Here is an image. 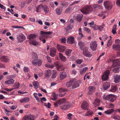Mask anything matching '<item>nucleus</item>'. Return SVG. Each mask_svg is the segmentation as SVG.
Listing matches in <instances>:
<instances>
[{"instance_id":"nucleus-1","label":"nucleus","mask_w":120,"mask_h":120,"mask_svg":"<svg viewBox=\"0 0 120 120\" xmlns=\"http://www.w3.org/2000/svg\"><path fill=\"white\" fill-rule=\"evenodd\" d=\"M60 102L61 103H60V106L62 110H67L70 107V103L67 102L65 99H63Z\"/></svg>"},{"instance_id":"nucleus-2","label":"nucleus","mask_w":120,"mask_h":120,"mask_svg":"<svg viewBox=\"0 0 120 120\" xmlns=\"http://www.w3.org/2000/svg\"><path fill=\"white\" fill-rule=\"evenodd\" d=\"M33 60L32 61V64L36 66H40L41 64L42 61L41 60L38 59L37 54L34 53L33 54Z\"/></svg>"},{"instance_id":"nucleus-3","label":"nucleus","mask_w":120,"mask_h":120,"mask_svg":"<svg viewBox=\"0 0 120 120\" xmlns=\"http://www.w3.org/2000/svg\"><path fill=\"white\" fill-rule=\"evenodd\" d=\"M93 10V8L90 6H84L80 10L81 11L83 14H85L90 13Z\"/></svg>"},{"instance_id":"nucleus-4","label":"nucleus","mask_w":120,"mask_h":120,"mask_svg":"<svg viewBox=\"0 0 120 120\" xmlns=\"http://www.w3.org/2000/svg\"><path fill=\"white\" fill-rule=\"evenodd\" d=\"M103 5L105 9L108 10H110L112 8L113 6L112 3L108 1H105L103 4Z\"/></svg>"},{"instance_id":"nucleus-5","label":"nucleus","mask_w":120,"mask_h":120,"mask_svg":"<svg viewBox=\"0 0 120 120\" xmlns=\"http://www.w3.org/2000/svg\"><path fill=\"white\" fill-rule=\"evenodd\" d=\"M104 99L113 102L115 100V96L112 94H109L104 97Z\"/></svg>"},{"instance_id":"nucleus-6","label":"nucleus","mask_w":120,"mask_h":120,"mask_svg":"<svg viewBox=\"0 0 120 120\" xmlns=\"http://www.w3.org/2000/svg\"><path fill=\"white\" fill-rule=\"evenodd\" d=\"M110 74V71L109 70H107L105 71L102 76V79L103 81L107 80L109 78V75Z\"/></svg>"},{"instance_id":"nucleus-7","label":"nucleus","mask_w":120,"mask_h":120,"mask_svg":"<svg viewBox=\"0 0 120 120\" xmlns=\"http://www.w3.org/2000/svg\"><path fill=\"white\" fill-rule=\"evenodd\" d=\"M83 49V53L85 56L89 57L91 56V55L90 52L88 51L87 47H85Z\"/></svg>"},{"instance_id":"nucleus-8","label":"nucleus","mask_w":120,"mask_h":120,"mask_svg":"<svg viewBox=\"0 0 120 120\" xmlns=\"http://www.w3.org/2000/svg\"><path fill=\"white\" fill-rule=\"evenodd\" d=\"M52 32L51 31H41L40 32V38H45L46 37V35L50 34L52 33Z\"/></svg>"},{"instance_id":"nucleus-9","label":"nucleus","mask_w":120,"mask_h":120,"mask_svg":"<svg viewBox=\"0 0 120 120\" xmlns=\"http://www.w3.org/2000/svg\"><path fill=\"white\" fill-rule=\"evenodd\" d=\"M68 91V90L66 89L61 88L59 89V91L60 93V94L59 95L61 97H62L64 96L66 93L65 92Z\"/></svg>"},{"instance_id":"nucleus-10","label":"nucleus","mask_w":120,"mask_h":120,"mask_svg":"<svg viewBox=\"0 0 120 120\" xmlns=\"http://www.w3.org/2000/svg\"><path fill=\"white\" fill-rule=\"evenodd\" d=\"M17 38L18 41L21 42L25 39V37L24 34L21 33L19 34V36L17 37Z\"/></svg>"},{"instance_id":"nucleus-11","label":"nucleus","mask_w":120,"mask_h":120,"mask_svg":"<svg viewBox=\"0 0 120 120\" xmlns=\"http://www.w3.org/2000/svg\"><path fill=\"white\" fill-rule=\"evenodd\" d=\"M90 46L92 50H95L97 47V42L92 41L90 44Z\"/></svg>"},{"instance_id":"nucleus-12","label":"nucleus","mask_w":120,"mask_h":120,"mask_svg":"<svg viewBox=\"0 0 120 120\" xmlns=\"http://www.w3.org/2000/svg\"><path fill=\"white\" fill-rule=\"evenodd\" d=\"M82 108L83 109L86 110L88 109L89 104L86 101H83L81 106Z\"/></svg>"},{"instance_id":"nucleus-13","label":"nucleus","mask_w":120,"mask_h":120,"mask_svg":"<svg viewBox=\"0 0 120 120\" xmlns=\"http://www.w3.org/2000/svg\"><path fill=\"white\" fill-rule=\"evenodd\" d=\"M67 42L68 43L71 44L74 43L75 42L74 38L72 36L69 37L68 39Z\"/></svg>"},{"instance_id":"nucleus-14","label":"nucleus","mask_w":120,"mask_h":120,"mask_svg":"<svg viewBox=\"0 0 120 120\" xmlns=\"http://www.w3.org/2000/svg\"><path fill=\"white\" fill-rule=\"evenodd\" d=\"M88 90L89 92H88V94H91L95 91V88L94 86H91L89 87Z\"/></svg>"},{"instance_id":"nucleus-15","label":"nucleus","mask_w":120,"mask_h":120,"mask_svg":"<svg viewBox=\"0 0 120 120\" xmlns=\"http://www.w3.org/2000/svg\"><path fill=\"white\" fill-rule=\"evenodd\" d=\"M66 77V74L65 72H62L60 73V78L61 80H62Z\"/></svg>"},{"instance_id":"nucleus-16","label":"nucleus","mask_w":120,"mask_h":120,"mask_svg":"<svg viewBox=\"0 0 120 120\" xmlns=\"http://www.w3.org/2000/svg\"><path fill=\"white\" fill-rule=\"evenodd\" d=\"M114 82L116 83L120 81V75L117 74H115L114 76Z\"/></svg>"},{"instance_id":"nucleus-17","label":"nucleus","mask_w":120,"mask_h":120,"mask_svg":"<svg viewBox=\"0 0 120 120\" xmlns=\"http://www.w3.org/2000/svg\"><path fill=\"white\" fill-rule=\"evenodd\" d=\"M57 48L58 50L60 52H62L64 51L66 48L65 46L57 45Z\"/></svg>"},{"instance_id":"nucleus-18","label":"nucleus","mask_w":120,"mask_h":120,"mask_svg":"<svg viewBox=\"0 0 120 120\" xmlns=\"http://www.w3.org/2000/svg\"><path fill=\"white\" fill-rule=\"evenodd\" d=\"M42 9H43L45 14L48 13L49 11V7L46 5H42Z\"/></svg>"},{"instance_id":"nucleus-19","label":"nucleus","mask_w":120,"mask_h":120,"mask_svg":"<svg viewBox=\"0 0 120 120\" xmlns=\"http://www.w3.org/2000/svg\"><path fill=\"white\" fill-rule=\"evenodd\" d=\"M27 119L28 120H34L33 116L30 114H29L27 115L26 118H24L22 120H27Z\"/></svg>"},{"instance_id":"nucleus-20","label":"nucleus","mask_w":120,"mask_h":120,"mask_svg":"<svg viewBox=\"0 0 120 120\" xmlns=\"http://www.w3.org/2000/svg\"><path fill=\"white\" fill-rule=\"evenodd\" d=\"M78 46L80 47V49L81 50H82L83 47L85 45V43L82 41H79L78 43Z\"/></svg>"},{"instance_id":"nucleus-21","label":"nucleus","mask_w":120,"mask_h":120,"mask_svg":"<svg viewBox=\"0 0 120 120\" xmlns=\"http://www.w3.org/2000/svg\"><path fill=\"white\" fill-rule=\"evenodd\" d=\"M50 50V55L52 57H54L56 54V50L55 48H51Z\"/></svg>"},{"instance_id":"nucleus-22","label":"nucleus","mask_w":120,"mask_h":120,"mask_svg":"<svg viewBox=\"0 0 120 120\" xmlns=\"http://www.w3.org/2000/svg\"><path fill=\"white\" fill-rule=\"evenodd\" d=\"M110 86V84L109 82H105L103 84V87L105 90L107 89Z\"/></svg>"},{"instance_id":"nucleus-23","label":"nucleus","mask_w":120,"mask_h":120,"mask_svg":"<svg viewBox=\"0 0 120 120\" xmlns=\"http://www.w3.org/2000/svg\"><path fill=\"white\" fill-rule=\"evenodd\" d=\"M0 60L3 62H7L9 60L8 57L6 56H2L0 58Z\"/></svg>"},{"instance_id":"nucleus-24","label":"nucleus","mask_w":120,"mask_h":120,"mask_svg":"<svg viewBox=\"0 0 120 120\" xmlns=\"http://www.w3.org/2000/svg\"><path fill=\"white\" fill-rule=\"evenodd\" d=\"M120 65V62L118 60H116L113 62V66L112 67L117 66Z\"/></svg>"},{"instance_id":"nucleus-25","label":"nucleus","mask_w":120,"mask_h":120,"mask_svg":"<svg viewBox=\"0 0 120 120\" xmlns=\"http://www.w3.org/2000/svg\"><path fill=\"white\" fill-rule=\"evenodd\" d=\"M80 83V82L79 81L75 82L72 85V89L78 87L79 86V83Z\"/></svg>"},{"instance_id":"nucleus-26","label":"nucleus","mask_w":120,"mask_h":120,"mask_svg":"<svg viewBox=\"0 0 120 120\" xmlns=\"http://www.w3.org/2000/svg\"><path fill=\"white\" fill-rule=\"evenodd\" d=\"M59 56L62 61L65 62L66 61V60L65 57L60 52L59 53Z\"/></svg>"},{"instance_id":"nucleus-27","label":"nucleus","mask_w":120,"mask_h":120,"mask_svg":"<svg viewBox=\"0 0 120 120\" xmlns=\"http://www.w3.org/2000/svg\"><path fill=\"white\" fill-rule=\"evenodd\" d=\"M74 81L73 79H70L69 81L66 82V86L68 87H69L71 85Z\"/></svg>"},{"instance_id":"nucleus-28","label":"nucleus","mask_w":120,"mask_h":120,"mask_svg":"<svg viewBox=\"0 0 120 120\" xmlns=\"http://www.w3.org/2000/svg\"><path fill=\"white\" fill-rule=\"evenodd\" d=\"M14 81L12 79H10L5 82V83L7 84H13L14 82Z\"/></svg>"},{"instance_id":"nucleus-29","label":"nucleus","mask_w":120,"mask_h":120,"mask_svg":"<svg viewBox=\"0 0 120 120\" xmlns=\"http://www.w3.org/2000/svg\"><path fill=\"white\" fill-rule=\"evenodd\" d=\"M112 49L115 50H117L120 49V45L115 44L113 45Z\"/></svg>"},{"instance_id":"nucleus-30","label":"nucleus","mask_w":120,"mask_h":120,"mask_svg":"<svg viewBox=\"0 0 120 120\" xmlns=\"http://www.w3.org/2000/svg\"><path fill=\"white\" fill-rule=\"evenodd\" d=\"M72 51V50L70 49H67L66 50L65 52L66 55L68 56V58L71 55V54Z\"/></svg>"},{"instance_id":"nucleus-31","label":"nucleus","mask_w":120,"mask_h":120,"mask_svg":"<svg viewBox=\"0 0 120 120\" xmlns=\"http://www.w3.org/2000/svg\"><path fill=\"white\" fill-rule=\"evenodd\" d=\"M56 13L58 15H60L62 11V8H58L56 10Z\"/></svg>"},{"instance_id":"nucleus-32","label":"nucleus","mask_w":120,"mask_h":120,"mask_svg":"<svg viewBox=\"0 0 120 120\" xmlns=\"http://www.w3.org/2000/svg\"><path fill=\"white\" fill-rule=\"evenodd\" d=\"M83 17V15H78L76 17V19L77 21L79 22H80L82 20Z\"/></svg>"},{"instance_id":"nucleus-33","label":"nucleus","mask_w":120,"mask_h":120,"mask_svg":"<svg viewBox=\"0 0 120 120\" xmlns=\"http://www.w3.org/2000/svg\"><path fill=\"white\" fill-rule=\"evenodd\" d=\"M29 101V98L28 97H26L20 100V101L22 103L26 102Z\"/></svg>"},{"instance_id":"nucleus-34","label":"nucleus","mask_w":120,"mask_h":120,"mask_svg":"<svg viewBox=\"0 0 120 120\" xmlns=\"http://www.w3.org/2000/svg\"><path fill=\"white\" fill-rule=\"evenodd\" d=\"M42 5H38L37 7H36V11L37 12H40L41 8H42Z\"/></svg>"},{"instance_id":"nucleus-35","label":"nucleus","mask_w":120,"mask_h":120,"mask_svg":"<svg viewBox=\"0 0 120 120\" xmlns=\"http://www.w3.org/2000/svg\"><path fill=\"white\" fill-rule=\"evenodd\" d=\"M51 74V71L50 70H48L46 71L45 74V76L46 77H49Z\"/></svg>"},{"instance_id":"nucleus-36","label":"nucleus","mask_w":120,"mask_h":120,"mask_svg":"<svg viewBox=\"0 0 120 120\" xmlns=\"http://www.w3.org/2000/svg\"><path fill=\"white\" fill-rule=\"evenodd\" d=\"M57 75L56 71L55 70H53V73H52V75L51 77L53 79L55 78Z\"/></svg>"},{"instance_id":"nucleus-37","label":"nucleus","mask_w":120,"mask_h":120,"mask_svg":"<svg viewBox=\"0 0 120 120\" xmlns=\"http://www.w3.org/2000/svg\"><path fill=\"white\" fill-rule=\"evenodd\" d=\"M88 68L87 67H85L84 68L82 69H81L80 70V73L81 74H82L85 72L87 70Z\"/></svg>"},{"instance_id":"nucleus-38","label":"nucleus","mask_w":120,"mask_h":120,"mask_svg":"<svg viewBox=\"0 0 120 120\" xmlns=\"http://www.w3.org/2000/svg\"><path fill=\"white\" fill-rule=\"evenodd\" d=\"M114 111L113 109H109L105 111V113L109 115L111 114Z\"/></svg>"},{"instance_id":"nucleus-39","label":"nucleus","mask_w":120,"mask_h":120,"mask_svg":"<svg viewBox=\"0 0 120 120\" xmlns=\"http://www.w3.org/2000/svg\"><path fill=\"white\" fill-rule=\"evenodd\" d=\"M28 38H29L30 40H31L34 38H36V36L34 34H31L29 35L28 37Z\"/></svg>"},{"instance_id":"nucleus-40","label":"nucleus","mask_w":120,"mask_h":120,"mask_svg":"<svg viewBox=\"0 0 120 120\" xmlns=\"http://www.w3.org/2000/svg\"><path fill=\"white\" fill-rule=\"evenodd\" d=\"M117 87L116 86H112L110 90L112 92L115 91L116 90Z\"/></svg>"},{"instance_id":"nucleus-41","label":"nucleus","mask_w":120,"mask_h":120,"mask_svg":"<svg viewBox=\"0 0 120 120\" xmlns=\"http://www.w3.org/2000/svg\"><path fill=\"white\" fill-rule=\"evenodd\" d=\"M67 3L65 1H62L61 2V5L64 7H66L67 6Z\"/></svg>"},{"instance_id":"nucleus-42","label":"nucleus","mask_w":120,"mask_h":120,"mask_svg":"<svg viewBox=\"0 0 120 120\" xmlns=\"http://www.w3.org/2000/svg\"><path fill=\"white\" fill-rule=\"evenodd\" d=\"M105 25L103 23L101 25L98 26V29L100 31H101L103 30V29Z\"/></svg>"},{"instance_id":"nucleus-43","label":"nucleus","mask_w":120,"mask_h":120,"mask_svg":"<svg viewBox=\"0 0 120 120\" xmlns=\"http://www.w3.org/2000/svg\"><path fill=\"white\" fill-rule=\"evenodd\" d=\"M31 43L33 44L34 45L36 46L39 44V43L36 41H31Z\"/></svg>"},{"instance_id":"nucleus-44","label":"nucleus","mask_w":120,"mask_h":120,"mask_svg":"<svg viewBox=\"0 0 120 120\" xmlns=\"http://www.w3.org/2000/svg\"><path fill=\"white\" fill-rule=\"evenodd\" d=\"M46 59L47 61L50 63H52V58H51L50 57L47 56H46Z\"/></svg>"},{"instance_id":"nucleus-45","label":"nucleus","mask_w":120,"mask_h":120,"mask_svg":"<svg viewBox=\"0 0 120 120\" xmlns=\"http://www.w3.org/2000/svg\"><path fill=\"white\" fill-rule=\"evenodd\" d=\"M33 85L35 88H37L38 87L39 84L37 82H34L33 83Z\"/></svg>"},{"instance_id":"nucleus-46","label":"nucleus","mask_w":120,"mask_h":120,"mask_svg":"<svg viewBox=\"0 0 120 120\" xmlns=\"http://www.w3.org/2000/svg\"><path fill=\"white\" fill-rule=\"evenodd\" d=\"M83 60L82 59H79L76 60V63L80 64L83 62Z\"/></svg>"},{"instance_id":"nucleus-47","label":"nucleus","mask_w":120,"mask_h":120,"mask_svg":"<svg viewBox=\"0 0 120 120\" xmlns=\"http://www.w3.org/2000/svg\"><path fill=\"white\" fill-rule=\"evenodd\" d=\"M66 38L65 37L62 38L60 39V42L62 43H64L66 42Z\"/></svg>"},{"instance_id":"nucleus-48","label":"nucleus","mask_w":120,"mask_h":120,"mask_svg":"<svg viewBox=\"0 0 120 120\" xmlns=\"http://www.w3.org/2000/svg\"><path fill=\"white\" fill-rule=\"evenodd\" d=\"M93 113V112L92 111H88L86 114L85 116H89L91 115Z\"/></svg>"},{"instance_id":"nucleus-49","label":"nucleus","mask_w":120,"mask_h":120,"mask_svg":"<svg viewBox=\"0 0 120 120\" xmlns=\"http://www.w3.org/2000/svg\"><path fill=\"white\" fill-rule=\"evenodd\" d=\"M94 106L95 107H97L98 105V99L96 98L95 100L93 103Z\"/></svg>"},{"instance_id":"nucleus-50","label":"nucleus","mask_w":120,"mask_h":120,"mask_svg":"<svg viewBox=\"0 0 120 120\" xmlns=\"http://www.w3.org/2000/svg\"><path fill=\"white\" fill-rule=\"evenodd\" d=\"M73 27V25L70 24H69L67 26L68 30H71Z\"/></svg>"},{"instance_id":"nucleus-51","label":"nucleus","mask_w":120,"mask_h":120,"mask_svg":"<svg viewBox=\"0 0 120 120\" xmlns=\"http://www.w3.org/2000/svg\"><path fill=\"white\" fill-rule=\"evenodd\" d=\"M112 45L111 40L110 39L109 40L107 44V46L108 47Z\"/></svg>"},{"instance_id":"nucleus-52","label":"nucleus","mask_w":120,"mask_h":120,"mask_svg":"<svg viewBox=\"0 0 120 120\" xmlns=\"http://www.w3.org/2000/svg\"><path fill=\"white\" fill-rule=\"evenodd\" d=\"M55 66L53 65H50L48 64H46L45 65V67H48L50 68H52Z\"/></svg>"},{"instance_id":"nucleus-53","label":"nucleus","mask_w":120,"mask_h":120,"mask_svg":"<svg viewBox=\"0 0 120 120\" xmlns=\"http://www.w3.org/2000/svg\"><path fill=\"white\" fill-rule=\"evenodd\" d=\"M25 5V3L24 2H22L20 5V6L22 8H23Z\"/></svg>"},{"instance_id":"nucleus-54","label":"nucleus","mask_w":120,"mask_h":120,"mask_svg":"<svg viewBox=\"0 0 120 120\" xmlns=\"http://www.w3.org/2000/svg\"><path fill=\"white\" fill-rule=\"evenodd\" d=\"M119 68H115L113 70V71L114 73H117L119 71Z\"/></svg>"},{"instance_id":"nucleus-55","label":"nucleus","mask_w":120,"mask_h":120,"mask_svg":"<svg viewBox=\"0 0 120 120\" xmlns=\"http://www.w3.org/2000/svg\"><path fill=\"white\" fill-rule=\"evenodd\" d=\"M14 85L15 86H14V88L15 89H17L19 86V83H15Z\"/></svg>"},{"instance_id":"nucleus-56","label":"nucleus","mask_w":120,"mask_h":120,"mask_svg":"<svg viewBox=\"0 0 120 120\" xmlns=\"http://www.w3.org/2000/svg\"><path fill=\"white\" fill-rule=\"evenodd\" d=\"M60 102L59 101H56L54 103V106L55 107H58V106L59 104H60Z\"/></svg>"},{"instance_id":"nucleus-57","label":"nucleus","mask_w":120,"mask_h":120,"mask_svg":"<svg viewBox=\"0 0 120 120\" xmlns=\"http://www.w3.org/2000/svg\"><path fill=\"white\" fill-rule=\"evenodd\" d=\"M102 38L103 40L105 41L107 39L108 37L105 34L103 36Z\"/></svg>"},{"instance_id":"nucleus-58","label":"nucleus","mask_w":120,"mask_h":120,"mask_svg":"<svg viewBox=\"0 0 120 120\" xmlns=\"http://www.w3.org/2000/svg\"><path fill=\"white\" fill-rule=\"evenodd\" d=\"M117 6L119 7H120V0H117L116 2Z\"/></svg>"},{"instance_id":"nucleus-59","label":"nucleus","mask_w":120,"mask_h":120,"mask_svg":"<svg viewBox=\"0 0 120 120\" xmlns=\"http://www.w3.org/2000/svg\"><path fill=\"white\" fill-rule=\"evenodd\" d=\"M94 30H96L98 29V26L95 25H94L93 26H91Z\"/></svg>"},{"instance_id":"nucleus-60","label":"nucleus","mask_w":120,"mask_h":120,"mask_svg":"<svg viewBox=\"0 0 120 120\" xmlns=\"http://www.w3.org/2000/svg\"><path fill=\"white\" fill-rule=\"evenodd\" d=\"M12 27L13 28H21L22 27L21 26H12Z\"/></svg>"},{"instance_id":"nucleus-61","label":"nucleus","mask_w":120,"mask_h":120,"mask_svg":"<svg viewBox=\"0 0 120 120\" xmlns=\"http://www.w3.org/2000/svg\"><path fill=\"white\" fill-rule=\"evenodd\" d=\"M83 29L85 31H86L87 32H89L90 31V29L89 28L86 27H84Z\"/></svg>"},{"instance_id":"nucleus-62","label":"nucleus","mask_w":120,"mask_h":120,"mask_svg":"<svg viewBox=\"0 0 120 120\" xmlns=\"http://www.w3.org/2000/svg\"><path fill=\"white\" fill-rule=\"evenodd\" d=\"M44 38H40V40L42 41L43 43H45L46 42V40L45 38L43 39Z\"/></svg>"},{"instance_id":"nucleus-63","label":"nucleus","mask_w":120,"mask_h":120,"mask_svg":"<svg viewBox=\"0 0 120 120\" xmlns=\"http://www.w3.org/2000/svg\"><path fill=\"white\" fill-rule=\"evenodd\" d=\"M24 70L25 72H27L29 70L28 68L27 67H25L24 68Z\"/></svg>"},{"instance_id":"nucleus-64","label":"nucleus","mask_w":120,"mask_h":120,"mask_svg":"<svg viewBox=\"0 0 120 120\" xmlns=\"http://www.w3.org/2000/svg\"><path fill=\"white\" fill-rule=\"evenodd\" d=\"M71 9L70 7L66 9L65 11V12L66 13H68V12Z\"/></svg>"}]
</instances>
